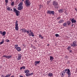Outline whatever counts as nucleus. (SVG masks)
I'll return each mask as SVG.
<instances>
[{
    "mask_svg": "<svg viewBox=\"0 0 77 77\" xmlns=\"http://www.w3.org/2000/svg\"><path fill=\"white\" fill-rule=\"evenodd\" d=\"M70 20L71 21L72 24V23H76V22H77L76 20H74V18H73L72 19L70 18Z\"/></svg>",
    "mask_w": 77,
    "mask_h": 77,
    "instance_id": "obj_8",
    "label": "nucleus"
},
{
    "mask_svg": "<svg viewBox=\"0 0 77 77\" xmlns=\"http://www.w3.org/2000/svg\"><path fill=\"white\" fill-rule=\"evenodd\" d=\"M65 70L61 72L60 74L62 76V77H63V76H64L65 74Z\"/></svg>",
    "mask_w": 77,
    "mask_h": 77,
    "instance_id": "obj_9",
    "label": "nucleus"
},
{
    "mask_svg": "<svg viewBox=\"0 0 77 77\" xmlns=\"http://www.w3.org/2000/svg\"><path fill=\"white\" fill-rule=\"evenodd\" d=\"M14 2H12L11 3V6H14Z\"/></svg>",
    "mask_w": 77,
    "mask_h": 77,
    "instance_id": "obj_38",
    "label": "nucleus"
},
{
    "mask_svg": "<svg viewBox=\"0 0 77 77\" xmlns=\"http://www.w3.org/2000/svg\"><path fill=\"white\" fill-rule=\"evenodd\" d=\"M15 29L17 31L18 30L19 27H18V21L16 20L15 22Z\"/></svg>",
    "mask_w": 77,
    "mask_h": 77,
    "instance_id": "obj_2",
    "label": "nucleus"
},
{
    "mask_svg": "<svg viewBox=\"0 0 77 77\" xmlns=\"http://www.w3.org/2000/svg\"><path fill=\"white\" fill-rule=\"evenodd\" d=\"M18 57L17 59V60H20L21 59V57H22V55L21 54H18Z\"/></svg>",
    "mask_w": 77,
    "mask_h": 77,
    "instance_id": "obj_10",
    "label": "nucleus"
},
{
    "mask_svg": "<svg viewBox=\"0 0 77 77\" xmlns=\"http://www.w3.org/2000/svg\"><path fill=\"white\" fill-rule=\"evenodd\" d=\"M54 59V57L51 56H50V60H51V61H53V60Z\"/></svg>",
    "mask_w": 77,
    "mask_h": 77,
    "instance_id": "obj_25",
    "label": "nucleus"
},
{
    "mask_svg": "<svg viewBox=\"0 0 77 77\" xmlns=\"http://www.w3.org/2000/svg\"><path fill=\"white\" fill-rule=\"evenodd\" d=\"M64 13H65V14H67L66 11H65Z\"/></svg>",
    "mask_w": 77,
    "mask_h": 77,
    "instance_id": "obj_48",
    "label": "nucleus"
},
{
    "mask_svg": "<svg viewBox=\"0 0 77 77\" xmlns=\"http://www.w3.org/2000/svg\"><path fill=\"white\" fill-rule=\"evenodd\" d=\"M22 2H24V0H22Z\"/></svg>",
    "mask_w": 77,
    "mask_h": 77,
    "instance_id": "obj_55",
    "label": "nucleus"
},
{
    "mask_svg": "<svg viewBox=\"0 0 77 77\" xmlns=\"http://www.w3.org/2000/svg\"><path fill=\"white\" fill-rule=\"evenodd\" d=\"M19 77H24L22 76V75H20Z\"/></svg>",
    "mask_w": 77,
    "mask_h": 77,
    "instance_id": "obj_44",
    "label": "nucleus"
},
{
    "mask_svg": "<svg viewBox=\"0 0 77 77\" xmlns=\"http://www.w3.org/2000/svg\"><path fill=\"white\" fill-rule=\"evenodd\" d=\"M7 11H11V8L9 7H8L7 8Z\"/></svg>",
    "mask_w": 77,
    "mask_h": 77,
    "instance_id": "obj_31",
    "label": "nucleus"
},
{
    "mask_svg": "<svg viewBox=\"0 0 77 77\" xmlns=\"http://www.w3.org/2000/svg\"><path fill=\"white\" fill-rule=\"evenodd\" d=\"M5 2L8 3V0H5Z\"/></svg>",
    "mask_w": 77,
    "mask_h": 77,
    "instance_id": "obj_40",
    "label": "nucleus"
},
{
    "mask_svg": "<svg viewBox=\"0 0 77 77\" xmlns=\"http://www.w3.org/2000/svg\"><path fill=\"white\" fill-rule=\"evenodd\" d=\"M65 72L68 75H71V72L69 69H66L65 70Z\"/></svg>",
    "mask_w": 77,
    "mask_h": 77,
    "instance_id": "obj_5",
    "label": "nucleus"
},
{
    "mask_svg": "<svg viewBox=\"0 0 77 77\" xmlns=\"http://www.w3.org/2000/svg\"><path fill=\"white\" fill-rule=\"evenodd\" d=\"M55 36L57 37H59V35L57 34H55Z\"/></svg>",
    "mask_w": 77,
    "mask_h": 77,
    "instance_id": "obj_33",
    "label": "nucleus"
},
{
    "mask_svg": "<svg viewBox=\"0 0 77 77\" xmlns=\"http://www.w3.org/2000/svg\"><path fill=\"white\" fill-rule=\"evenodd\" d=\"M63 22H64V20L63 19L60 20V21L59 22V23H62Z\"/></svg>",
    "mask_w": 77,
    "mask_h": 77,
    "instance_id": "obj_18",
    "label": "nucleus"
},
{
    "mask_svg": "<svg viewBox=\"0 0 77 77\" xmlns=\"http://www.w3.org/2000/svg\"><path fill=\"white\" fill-rule=\"evenodd\" d=\"M29 32H31V33H32V32H32V30H30L29 31Z\"/></svg>",
    "mask_w": 77,
    "mask_h": 77,
    "instance_id": "obj_45",
    "label": "nucleus"
},
{
    "mask_svg": "<svg viewBox=\"0 0 77 77\" xmlns=\"http://www.w3.org/2000/svg\"><path fill=\"white\" fill-rule=\"evenodd\" d=\"M48 75V77H52L53 75V74L52 73L49 72Z\"/></svg>",
    "mask_w": 77,
    "mask_h": 77,
    "instance_id": "obj_15",
    "label": "nucleus"
},
{
    "mask_svg": "<svg viewBox=\"0 0 77 77\" xmlns=\"http://www.w3.org/2000/svg\"><path fill=\"white\" fill-rule=\"evenodd\" d=\"M68 75V77H69L71 76V75Z\"/></svg>",
    "mask_w": 77,
    "mask_h": 77,
    "instance_id": "obj_46",
    "label": "nucleus"
},
{
    "mask_svg": "<svg viewBox=\"0 0 77 77\" xmlns=\"http://www.w3.org/2000/svg\"><path fill=\"white\" fill-rule=\"evenodd\" d=\"M33 73L32 72L29 73H27L26 75L27 76V77H29V76H30L31 75H33Z\"/></svg>",
    "mask_w": 77,
    "mask_h": 77,
    "instance_id": "obj_12",
    "label": "nucleus"
},
{
    "mask_svg": "<svg viewBox=\"0 0 77 77\" xmlns=\"http://www.w3.org/2000/svg\"><path fill=\"white\" fill-rule=\"evenodd\" d=\"M52 5L54 6V8H55L56 9L59 8V6H58V2L56 1H54L53 2Z\"/></svg>",
    "mask_w": 77,
    "mask_h": 77,
    "instance_id": "obj_1",
    "label": "nucleus"
},
{
    "mask_svg": "<svg viewBox=\"0 0 77 77\" xmlns=\"http://www.w3.org/2000/svg\"><path fill=\"white\" fill-rule=\"evenodd\" d=\"M7 42H10V40H8V39H7L6 40Z\"/></svg>",
    "mask_w": 77,
    "mask_h": 77,
    "instance_id": "obj_37",
    "label": "nucleus"
},
{
    "mask_svg": "<svg viewBox=\"0 0 77 77\" xmlns=\"http://www.w3.org/2000/svg\"><path fill=\"white\" fill-rule=\"evenodd\" d=\"M11 11H12V9H11Z\"/></svg>",
    "mask_w": 77,
    "mask_h": 77,
    "instance_id": "obj_54",
    "label": "nucleus"
},
{
    "mask_svg": "<svg viewBox=\"0 0 77 77\" xmlns=\"http://www.w3.org/2000/svg\"><path fill=\"white\" fill-rule=\"evenodd\" d=\"M4 42H5V41H4V39H3L2 40V42H0V45H2V44H3L4 43Z\"/></svg>",
    "mask_w": 77,
    "mask_h": 77,
    "instance_id": "obj_24",
    "label": "nucleus"
},
{
    "mask_svg": "<svg viewBox=\"0 0 77 77\" xmlns=\"http://www.w3.org/2000/svg\"><path fill=\"white\" fill-rule=\"evenodd\" d=\"M57 19H58V20H59V19H60V17H58L57 18Z\"/></svg>",
    "mask_w": 77,
    "mask_h": 77,
    "instance_id": "obj_42",
    "label": "nucleus"
},
{
    "mask_svg": "<svg viewBox=\"0 0 77 77\" xmlns=\"http://www.w3.org/2000/svg\"><path fill=\"white\" fill-rule=\"evenodd\" d=\"M24 71L25 73H26V74H28V72H30V71L27 69L26 70Z\"/></svg>",
    "mask_w": 77,
    "mask_h": 77,
    "instance_id": "obj_23",
    "label": "nucleus"
},
{
    "mask_svg": "<svg viewBox=\"0 0 77 77\" xmlns=\"http://www.w3.org/2000/svg\"><path fill=\"white\" fill-rule=\"evenodd\" d=\"M18 45H15L14 48H15V49H17L18 48Z\"/></svg>",
    "mask_w": 77,
    "mask_h": 77,
    "instance_id": "obj_28",
    "label": "nucleus"
},
{
    "mask_svg": "<svg viewBox=\"0 0 77 77\" xmlns=\"http://www.w3.org/2000/svg\"><path fill=\"white\" fill-rule=\"evenodd\" d=\"M75 10L76 11H77V9H75Z\"/></svg>",
    "mask_w": 77,
    "mask_h": 77,
    "instance_id": "obj_53",
    "label": "nucleus"
},
{
    "mask_svg": "<svg viewBox=\"0 0 77 77\" xmlns=\"http://www.w3.org/2000/svg\"><path fill=\"white\" fill-rule=\"evenodd\" d=\"M13 10L14 11V12H15L16 13V16H18L19 15V12H20V11L16 10V8H13Z\"/></svg>",
    "mask_w": 77,
    "mask_h": 77,
    "instance_id": "obj_6",
    "label": "nucleus"
},
{
    "mask_svg": "<svg viewBox=\"0 0 77 77\" xmlns=\"http://www.w3.org/2000/svg\"><path fill=\"white\" fill-rule=\"evenodd\" d=\"M40 61H35L34 63L35 64V66H36L37 65V64H38V63H40Z\"/></svg>",
    "mask_w": 77,
    "mask_h": 77,
    "instance_id": "obj_13",
    "label": "nucleus"
},
{
    "mask_svg": "<svg viewBox=\"0 0 77 77\" xmlns=\"http://www.w3.org/2000/svg\"><path fill=\"white\" fill-rule=\"evenodd\" d=\"M0 33L1 34V35H2V31H0Z\"/></svg>",
    "mask_w": 77,
    "mask_h": 77,
    "instance_id": "obj_43",
    "label": "nucleus"
},
{
    "mask_svg": "<svg viewBox=\"0 0 77 77\" xmlns=\"http://www.w3.org/2000/svg\"><path fill=\"white\" fill-rule=\"evenodd\" d=\"M11 75V74H10L9 75H7L5 76V77H10Z\"/></svg>",
    "mask_w": 77,
    "mask_h": 77,
    "instance_id": "obj_30",
    "label": "nucleus"
},
{
    "mask_svg": "<svg viewBox=\"0 0 77 77\" xmlns=\"http://www.w3.org/2000/svg\"><path fill=\"white\" fill-rule=\"evenodd\" d=\"M7 56L6 55H4L3 56H2V57H6V58H7Z\"/></svg>",
    "mask_w": 77,
    "mask_h": 77,
    "instance_id": "obj_36",
    "label": "nucleus"
},
{
    "mask_svg": "<svg viewBox=\"0 0 77 77\" xmlns=\"http://www.w3.org/2000/svg\"><path fill=\"white\" fill-rule=\"evenodd\" d=\"M39 38H40L41 39H44V37H42L41 35H39Z\"/></svg>",
    "mask_w": 77,
    "mask_h": 77,
    "instance_id": "obj_27",
    "label": "nucleus"
},
{
    "mask_svg": "<svg viewBox=\"0 0 77 77\" xmlns=\"http://www.w3.org/2000/svg\"><path fill=\"white\" fill-rule=\"evenodd\" d=\"M23 6H19V7L17 8V9L18 10H19V11H21V10L23 9Z\"/></svg>",
    "mask_w": 77,
    "mask_h": 77,
    "instance_id": "obj_11",
    "label": "nucleus"
},
{
    "mask_svg": "<svg viewBox=\"0 0 77 77\" xmlns=\"http://www.w3.org/2000/svg\"><path fill=\"white\" fill-rule=\"evenodd\" d=\"M35 42H37V41L36 40H35Z\"/></svg>",
    "mask_w": 77,
    "mask_h": 77,
    "instance_id": "obj_50",
    "label": "nucleus"
},
{
    "mask_svg": "<svg viewBox=\"0 0 77 77\" xmlns=\"http://www.w3.org/2000/svg\"><path fill=\"white\" fill-rule=\"evenodd\" d=\"M6 31H3L2 32V36H5V35H6Z\"/></svg>",
    "mask_w": 77,
    "mask_h": 77,
    "instance_id": "obj_21",
    "label": "nucleus"
},
{
    "mask_svg": "<svg viewBox=\"0 0 77 77\" xmlns=\"http://www.w3.org/2000/svg\"><path fill=\"white\" fill-rule=\"evenodd\" d=\"M20 70H21L22 69H26V66H23L20 67Z\"/></svg>",
    "mask_w": 77,
    "mask_h": 77,
    "instance_id": "obj_20",
    "label": "nucleus"
},
{
    "mask_svg": "<svg viewBox=\"0 0 77 77\" xmlns=\"http://www.w3.org/2000/svg\"><path fill=\"white\" fill-rule=\"evenodd\" d=\"M47 14H48L50 15L52 14V15H54V14L55 12L54 11H48L47 12Z\"/></svg>",
    "mask_w": 77,
    "mask_h": 77,
    "instance_id": "obj_3",
    "label": "nucleus"
},
{
    "mask_svg": "<svg viewBox=\"0 0 77 77\" xmlns=\"http://www.w3.org/2000/svg\"><path fill=\"white\" fill-rule=\"evenodd\" d=\"M28 35H29V36H35V35H34V33H33V32L29 33V34H28Z\"/></svg>",
    "mask_w": 77,
    "mask_h": 77,
    "instance_id": "obj_14",
    "label": "nucleus"
},
{
    "mask_svg": "<svg viewBox=\"0 0 77 77\" xmlns=\"http://www.w3.org/2000/svg\"><path fill=\"white\" fill-rule=\"evenodd\" d=\"M11 57H12V55H9L7 56V58L8 59H10Z\"/></svg>",
    "mask_w": 77,
    "mask_h": 77,
    "instance_id": "obj_32",
    "label": "nucleus"
},
{
    "mask_svg": "<svg viewBox=\"0 0 77 77\" xmlns=\"http://www.w3.org/2000/svg\"><path fill=\"white\" fill-rule=\"evenodd\" d=\"M63 11V9H60L58 10V12L59 13H62Z\"/></svg>",
    "mask_w": 77,
    "mask_h": 77,
    "instance_id": "obj_19",
    "label": "nucleus"
},
{
    "mask_svg": "<svg viewBox=\"0 0 77 77\" xmlns=\"http://www.w3.org/2000/svg\"><path fill=\"white\" fill-rule=\"evenodd\" d=\"M70 49H71V47H70V46H69L67 48V50L69 51V50H70Z\"/></svg>",
    "mask_w": 77,
    "mask_h": 77,
    "instance_id": "obj_34",
    "label": "nucleus"
},
{
    "mask_svg": "<svg viewBox=\"0 0 77 77\" xmlns=\"http://www.w3.org/2000/svg\"><path fill=\"white\" fill-rule=\"evenodd\" d=\"M67 25V24L66 23H63V26L64 27H66Z\"/></svg>",
    "mask_w": 77,
    "mask_h": 77,
    "instance_id": "obj_29",
    "label": "nucleus"
},
{
    "mask_svg": "<svg viewBox=\"0 0 77 77\" xmlns=\"http://www.w3.org/2000/svg\"><path fill=\"white\" fill-rule=\"evenodd\" d=\"M71 47H77V45L76 42H73L71 44Z\"/></svg>",
    "mask_w": 77,
    "mask_h": 77,
    "instance_id": "obj_7",
    "label": "nucleus"
},
{
    "mask_svg": "<svg viewBox=\"0 0 77 77\" xmlns=\"http://www.w3.org/2000/svg\"><path fill=\"white\" fill-rule=\"evenodd\" d=\"M42 5L40 4V8H42Z\"/></svg>",
    "mask_w": 77,
    "mask_h": 77,
    "instance_id": "obj_39",
    "label": "nucleus"
},
{
    "mask_svg": "<svg viewBox=\"0 0 77 77\" xmlns=\"http://www.w3.org/2000/svg\"><path fill=\"white\" fill-rule=\"evenodd\" d=\"M27 32V34H29V31H27V30H26V32Z\"/></svg>",
    "mask_w": 77,
    "mask_h": 77,
    "instance_id": "obj_35",
    "label": "nucleus"
},
{
    "mask_svg": "<svg viewBox=\"0 0 77 77\" xmlns=\"http://www.w3.org/2000/svg\"><path fill=\"white\" fill-rule=\"evenodd\" d=\"M23 2H21L20 3V4L18 5V6H22V5H23Z\"/></svg>",
    "mask_w": 77,
    "mask_h": 77,
    "instance_id": "obj_26",
    "label": "nucleus"
},
{
    "mask_svg": "<svg viewBox=\"0 0 77 77\" xmlns=\"http://www.w3.org/2000/svg\"><path fill=\"white\" fill-rule=\"evenodd\" d=\"M73 25H74V24H72V26H73Z\"/></svg>",
    "mask_w": 77,
    "mask_h": 77,
    "instance_id": "obj_52",
    "label": "nucleus"
},
{
    "mask_svg": "<svg viewBox=\"0 0 77 77\" xmlns=\"http://www.w3.org/2000/svg\"><path fill=\"white\" fill-rule=\"evenodd\" d=\"M67 23V24L68 26H69V25H70V24H71V21H70L69 20L66 22Z\"/></svg>",
    "mask_w": 77,
    "mask_h": 77,
    "instance_id": "obj_22",
    "label": "nucleus"
},
{
    "mask_svg": "<svg viewBox=\"0 0 77 77\" xmlns=\"http://www.w3.org/2000/svg\"><path fill=\"white\" fill-rule=\"evenodd\" d=\"M16 49L17 50V51H18L19 52L21 51V48L20 47H18V48H17Z\"/></svg>",
    "mask_w": 77,
    "mask_h": 77,
    "instance_id": "obj_17",
    "label": "nucleus"
},
{
    "mask_svg": "<svg viewBox=\"0 0 77 77\" xmlns=\"http://www.w3.org/2000/svg\"><path fill=\"white\" fill-rule=\"evenodd\" d=\"M25 3V5L26 6H30V2L29 0H26Z\"/></svg>",
    "mask_w": 77,
    "mask_h": 77,
    "instance_id": "obj_4",
    "label": "nucleus"
},
{
    "mask_svg": "<svg viewBox=\"0 0 77 77\" xmlns=\"http://www.w3.org/2000/svg\"><path fill=\"white\" fill-rule=\"evenodd\" d=\"M21 30H22V32H23V33H26V29H25L24 28L21 29Z\"/></svg>",
    "mask_w": 77,
    "mask_h": 77,
    "instance_id": "obj_16",
    "label": "nucleus"
},
{
    "mask_svg": "<svg viewBox=\"0 0 77 77\" xmlns=\"http://www.w3.org/2000/svg\"><path fill=\"white\" fill-rule=\"evenodd\" d=\"M67 58H68V56L66 55L65 57V59H67Z\"/></svg>",
    "mask_w": 77,
    "mask_h": 77,
    "instance_id": "obj_41",
    "label": "nucleus"
},
{
    "mask_svg": "<svg viewBox=\"0 0 77 77\" xmlns=\"http://www.w3.org/2000/svg\"><path fill=\"white\" fill-rule=\"evenodd\" d=\"M71 52H72V50L69 51V53H71Z\"/></svg>",
    "mask_w": 77,
    "mask_h": 77,
    "instance_id": "obj_49",
    "label": "nucleus"
},
{
    "mask_svg": "<svg viewBox=\"0 0 77 77\" xmlns=\"http://www.w3.org/2000/svg\"><path fill=\"white\" fill-rule=\"evenodd\" d=\"M10 77H15L14 76V75H12Z\"/></svg>",
    "mask_w": 77,
    "mask_h": 77,
    "instance_id": "obj_51",
    "label": "nucleus"
},
{
    "mask_svg": "<svg viewBox=\"0 0 77 77\" xmlns=\"http://www.w3.org/2000/svg\"><path fill=\"white\" fill-rule=\"evenodd\" d=\"M4 77L5 76H4V75H1V77Z\"/></svg>",
    "mask_w": 77,
    "mask_h": 77,
    "instance_id": "obj_47",
    "label": "nucleus"
}]
</instances>
